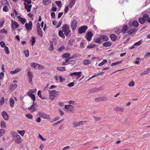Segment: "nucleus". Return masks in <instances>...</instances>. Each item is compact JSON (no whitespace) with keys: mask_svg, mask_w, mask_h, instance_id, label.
<instances>
[{"mask_svg":"<svg viewBox=\"0 0 150 150\" xmlns=\"http://www.w3.org/2000/svg\"><path fill=\"white\" fill-rule=\"evenodd\" d=\"M62 30L64 32L66 37H68L71 35V30L69 26L67 24H65L63 25Z\"/></svg>","mask_w":150,"mask_h":150,"instance_id":"f257e3e1","label":"nucleus"},{"mask_svg":"<svg viewBox=\"0 0 150 150\" xmlns=\"http://www.w3.org/2000/svg\"><path fill=\"white\" fill-rule=\"evenodd\" d=\"M48 92L49 94V98L51 100H53L56 96L58 95L57 93H60L59 92L55 90L49 91Z\"/></svg>","mask_w":150,"mask_h":150,"instance_id":"f03ea898","label":"nucleus"},{"mask_svg":"<svg viewBox=\"0 0 150 150\" xmlns=\"http://www.w3.org/2000/svg\"><path fill=\"white\" fill-rule=\"evenodd\" d=\"M12 135L14 141L18 144H20L21 142V138L20 135L14 133Z\"/></svg>","mask_w":150,"mask_h":150,"instance_id":"7ed1b4c3","label":"nucleus"},{"mask_svg":"<svg viewBox=\"0 0 150 150\" xmlns=\"http://www.w3.org/2000/svg\"><path fill=\"white\" fill-rule=\"evenodd\" d=\"M81 72H75L73 73H70L69 74V76H71L72 78H74V76H75L76 77V79L77 80L81 76Z\"/></svg>","mask_w":150,"mask_h":150,"instance_id":"20e7f679","label":"nucleus"},{"mask_svg":"<svg viewBox=\"0 0 150 150\" xmlns=\"http://www.w3.org/2000/svg\"><path fill=\"white\" fill-rule=\"evenodd\" d=\"M38 114L39 116L43 119L50 120V116L48 114H46L45 113H42L40 112H38Z\"/></svg>","mask_w":150,"mask_h":150,"instance_id":"39448f33","label":"nucleus"},{"mask_svg":"<svg viewBox=\"0 0 150 150\" xmlns=\"http://www.w3.org/2000/svg\"><path fill=\"white\" fill-rule=\"evenodd\" d=\"M88 29V27L86 25H83L79 28L78 29V33L79 34H81L85 33V31Z\"/></svg>","mask_w":150,"mask_h":150,"instance_id":"423d86ee","label":"nucleus"},{"mask_svg":"<svg viewBox=\"0 0 150 150\" xmlns=\"http://www.w3.org/2000/svg\"><path fill=\"white\" fill-rule=\"evenodd\" d=\"M93 36V34L91 32H88L85 36V38L88 41H91L92 40V38Z\"/></svg>","mask_w":150,"mask_h":150,"instance_id":"0eeeda50","label":"nucleus"},{"mask_svg":"<svg viewBox=\"0 0 150 150\" xmlns=\"http://www.w3.org/2000/svg\"><path fill=\"white\" fill-rule=\"evenodd\" d=\"M77 22L76 20H74L71 23V27L73 31H74L77 26Z\"/></svg>","mask_w":150,"mask_h":150,"instance_id":"6e6552de","label":"nucleus"},{"mask_svg":"<svg viewBox=\"0 0 150 150\" xmlns=\"http://www.w3.org/2000/svg\"><path fill=\"white\" fill-rule=\"evenodd\" d=\"M37 31L39 35L41 37H42L43 36V34L42 30L40 28V25L39 23H38L37 24Z\"/></svg>","mask_w":150,"mask_h":150,"instance_id":"1a4fd4ad","label":"nucleus"},{"mask_svg":"<svg viewBox=\"0 0 150 150\" xmlns=\"http://www.w3.org/2000/svg\"><path fill=\"white\" fill-rule=\"evenodd\" d=\"M11 28L13 30H15V28H14V26H15V28H16L18 27L19 25L18 23L15 21H13V20H11Z\"/></svg>","mask_w":150,"mask_h":150,"instance_id":"9d476101","label":"nucleus"},{"mask_svg":"<svg viewBox=\"0 0 150 150\" xmlns=\"http://www.w3.org/2000/svg\"><path fill=\"white\" fill-rule=\"evenodd\" d=\"M26 28L28 31H30L32 30V23L31 21H30L29 23H26L25 24Z\"/></svg>","mask_w":150,"mask_h":150,"instance_id":"9b49d317","label":"nucleus"},{"mask_svg":"<svg viewBox=\"0 0 150 150\" xmlns=\"http://www.w3.org/2000/svg\"><path fill=\"white\" fill-rule=\"evenodd\" d=\"M27 75L29 78L28 82L30 83L32 82L33 77V73L32 72L29 71L27 72Z\"/></svg>","mask_w":150,"mask_h":150,"instance_id":"f8f14e48","label":"nucleus"},{"mask_svg":"<svg viewBox=\"0 0 150 150\" xmlns=\"http://www.w3.org/2000/svg\"><path fill=\"white\" fill-rule=\"evenodd\" d=\"M25 5V8L27 10V12H30L31 11V8H32L31 5L26 4L25 3H24Z\"/></svg>","mask_w":150,"mask_h":150,"instance_id":"ddd939ff","label":"nucleus"},{"mask_svg":"<svg viewBox=\"0 0 150 150\" xmlns=\"http://www.w3.org/2000/svg\"><path fill=\"white\" fill-rule=\"evenodd\" d=\"M2 116L5 120H7L8 119L9 117L8 114L5 111H4L2 112Z\"/></svg>","mask_w":150,"mask_h":150,"instance_id":"4468645a","label":"nucleus"},{"mask_svg":"<svg viewBox=\"0 0 150 150\" xmlns=\"http://www.w3.org/2000/svg\"><path fill=\"white\" fill-rule=\"evenodd\" d=\"M107 100V98L105 96H104L100 98H96L95 100L97 101H105Z\"/></svg>","mask_w":150,"mask_h":150,"instance_id":"2eb2a0df","label":"nucleus"},{"mask_svg":"<svg viewBox=\"0 0 150 150\" xmlns=\"http://www.w3.org/2000/svg\"><path fill=\"white\" fill-rule=\"evenodd\" d=\"M17 87V85L15 83L11 85L9 87L11 91H12L15 89Z\"/></svg>","mask_w":150,"mask_h":150,"instance_id":"dca6fc26","label":"nucleus"},{"mask_svg":"<svg viewBox=\"0 0 150 150\" xmlns=\"http://www.w3.org/2000/svg\"><path fill=\"white\" fill-rule=\"evenodd\" d=\"M63 32H64L62 30H59L58 32V35L59 37L62 38L64 39L65 38V36L63 33Z\"/></svg>","mask_w":150,"mask_h":150,"instance_id":"f3484780","label":"nucleus"},{"mask_svg":"<svg viewBox=\"0 0 150 150\" xmlns=\"http://www.w3.org/2000/svg\"><path fill=\"white\" fill-rule=\"evenodd\" d=\"M9 100L10 105V107L11 108H13L14 106V104L15 103L14 100L12 98H10Z\"/></svg>","mask_w":150,"mask_h":150,"instance_id":"a211bd4d","label":"nucleus"},{"mask_svg":"<svg viewBox=\"0 0 150 150\" xmlns=\"http://www.w3.org/2000/svg\"><path fill=\"white\" fill-rule=\"evenodd\" d=\"M112 42L110 41H107L104 42L103 44V46L105 47H107L110 46L112 45Z\"/></svg>","mask_w":150,"mask_h":150,"instance_id":"6ab92c4d","label":"nucleus"},{"mask_svg":"<svg viewBox=\"0 0 150 150\" xmlns=\"http://www.w3.org/2000/svg\"><path fill=\"white\" fill-rule=\"evenodd\" d=\"M110 37L112 41L115 42L116 40L117 37L115 35L111 34L110 35Z\"/></svg>","mask_w":150,"mask_h":150,"instance_id":"aec40b11","label":"nucleus"},{"mask_svg":"<svg viewBox=\"0 0 150 150\" xmlns=\"http://www.w3.org/2000/svg\"><path fill=\"white\" fill-rule=\"evenodd\" d=\"M21 71V69L19 68H17L14 71H11L10 73L12 74H13L18 73Z\"/></svg>","mask_w":150,"mask_h":150,"instance_id":"412c9836","label":"nucleus"},{"mask_svg":"<svg viewBox=\"0 0 150 150\" xmlns=\"http://www.w3.org/2000/svg\"><path fill=\"white\" fill-rule=\"evenodd\" d=\"M132 25L135 27H137L139 25L138 21H137L134 20L132 22Z\"/></svg>","mask_w":150,"mask_h":150,"instance_id":"4be33fe9","label":"nucleus"},{"mask_svg":"<svg viewBox=\"0 0 150 150\" xmlns=\"http://www.w3.org/2000/svg\"><path fill=\"white\" fill-rule=\"evenodd\" d=\"M102 41H106L108 40V38L105 35H102L100 36Z\"/></svg>","mask_w":150,"mask_h":150,"instance_id":"5701e85b","label":"nucleus"},{"mask_svg":"<svg viewBox=\"0 0 150 150\" xmlns=\"http://www.w3.org/2000/svg\"><path fill=\"white\" fill-rule=\"evenodd\" d=\"M101 90L100 88H95L91 90L90 91V93H92L94 92H96L99 91H100Z\"/></svg>","mask_w":150,"mask_h":150,"instance_id":"b1692460","label":"nucleus"},{"mask_svg":"<svg viewBox=\"0 0 150 150\" xmlns=\"http://www.w3.org/2000/svg\"><path fill=\"white\" fill-rule=\"evenodd\" d=\"M76 0H70V2L69 5V7L71 8L74 5Z\"/></svg>","mask_w":150,"mask_h":150,"instance_id":"393cba45","label":"nucleus"},{"mask_svg":"<svg viewBox=\"0 0 150 150\" xmlns=\"http://www.w3.org/2000/svg\"><path fill=\"white\" fill-rule=\"evenodd\" d=\"M124 110L123 108H121L118 106L116 107L115 108L114 110L119 111L123 112Z\"/></svg>","mask_w":150,"mask_h":150,"instance_id":"a878e982","label":"nucleus"},{"mask_svg":"<svg viewBox=\"0 0 150 150\" xmlns=\"http://www.w3.org/2000/svg\"><path fill=\"white\" fill-rule=\"evenodd\" d=\"M139 22L142 24H144L146 21L144 18L143 17L140 18L139 19Z\"/></svg>","mask_w":150,"mask_h":150,"instance_id":"bb28decb","label":"nucleus"},{"mask_svg":"<svg viewBox=\"0 0 150 150\" xmlns=\"http://www.w3.org/2000/svg\"><path fill=\"white\" fill-rule=\"evenodd\" d=\"M36 91V89H35V92H33V90H30L28 92L27 94L29 96H30L33 95L32 94L33 93H35Z\"/></svg>","mask_w":150,"mask_h":150,"instance_id":"cd10ccee","label":"nucleus"},{"mask_svg":"<svg viewBox=\"0 0 150 150\" xmlns=\"http://www.w3.org/2000/svg\"><path fill=\"white\" fill-rule=\"evenodd\" d=\"M57 69L60 71H63L65 70V67H57Z\"/></svg>","mask_w":150,"mask_h":150,"instance_id":"c85d7f7f","label":"nucleus"},{"mask_svg":"<svg viewBox=\"0 0 150 150\" xmlns=\"http://www.w3.org/2000/svg\"><path fill=\"white\" fill-rule=\"evenodd\" d=\"M38 65V63L35 62H32L31 63L30 65L31 67H33L35 69H36L37 67V66Z\"/></svg>","mask_w":150,"mask_h":150,"instance_id":"c756f323","label":"nucleus"},{"mask_svg":"<svg viewBox=\"0 0 150 150\" xmlns=\"http://www.w3.org/2000/svg\"><path fill=\"white\" fill-rule=\"evenodd\" d=\"M43 3L45 5H47L51 2V0H42Z\"/></svg>","mask_w":150,"mask_h":150,"instance_id":"7c9ffc66","label":"nucleus"},{"mask_svg":"<svg viewBox=\"0 0 150 150\" xmlns=\"http://www.w3.org/2000/svg\"><path fill=\"white\" fill-rule=\"evenodd\" d=\"M28 109L32 112H33L35 110V107L33 105H31L30 107H28Z\"/></svg>","mask_w":150,"mask_h":150,"instance_id":"2f4dec72","label":"nucleus"},{"mask_svg":"<svg viewBox=\"0 0 150 150\" xmlns=\"http://www.w3.org/2000/svg\"><path fill=\"white\" fill-rule=\"evenodd\" d=\"M18 18L19 19L20 21L23 24L25 22L26 20L25 18H23L19 16H18Z\"/></svg>","mask_w":150,"mask_h":150,"instance_id":"473e14b6","label":"nucleus"},{"mask_svg":"<svg viewBox=\"0 0 150 150\" xmlns=\"http://www.w3.org/2000/svg\"><path fill=\"white\" fill-rule=\"evenodd\" d=\"M70 56V54L69 53H66L65 54H64L62 55V57L63 58H68L69 59V57Z\"/></svg>","mask_w":150,"mask_h":150,"instance_id":"72a5a7b5","label":"nucleus"},{"mask_svg":"<svg viewBox=\"0 0 150 150\" xmlns=\"http://www.w3.org/2000/svg\"><path fill=\"white\" fill-rule=\"evenodd\" d=\"M50 47L48 49L50 51H52L53 49V44L52 42L50 41Z\"/></svg>","mask_w":150,"mask_h":150,"instance_id":"f704fd0d","label":"nucleus"},{"mask_svg":"<svg viewBox=\"0 0 150 150\" xmlns=\"http://www.w3.org/2000/svg\"><path fill=\"white\" fill-rule=\"evenodd\" d=\"M127 29V25H125L124 26H123V27L122 29V32L123 33H125Z\"/></svg>","mask_w":150,"mask_h":150,"instance_id":"c9c22d12","label":"nucleus"},{"mask_svg":"<svg viewBox=\"0 0 150 150\" xmlns=\"http://www.w3.org/2000/svg\"><path fill=\"white\" fill-rule=\"evenodd\" d=\"M5 133V130L4 129H0V137L3 136Z\"/></svg>","mask_w":150,"mask_h":150,"instance_id":"e433bc0d","label":"nucleus"},{"mask_svg":"<svg viewBox=\"0 0 150 150\" xmlns=\"http://www.w3.org/2000/svg\"><path fill=\"white\" fill-rule=\"evenodd\" d=\"M45 67L44 66L40 64H38V65L37 66V69L38 70H41L44 69Z\"/></svg>","mask_w":150,"mask_h":150,"instance_id":"4c0bfd02","label":"nucleus"},{"mask_svg":"<svg viewBox=\"0 0 150 150\" xmlns=\"http://www.w3.org/2000/svg\"><path fill=\"white\" fill-rule=\"evenodd\" d=\"M25 130H18L17 132L20 134L22 136H23L25 133Z\"/></svg>","mask_w":150,"mask_h":150,"instance_id":"58836bf2","label":"nucleus"},{"mask_svg":"<svg viewBox=\"0 0 150 150\" xmlns=\"http://www.w3.org/2000/svg\"><path fill=\"white\" fill-rule=\"evenodd\" d=\"M4 50L5 51V53L7 54H8L10 53V51L8 47L6 46H5L4 47Z\"/></svg>","mask_w":150,"mask_h":150,"instance_id":"ea45409f","label":"nucleus"},{"mask_svg":"<svg viewBox=\"0 0 150 150\" xmlns=\"http://www.w3.org/2000/svg\"><path fill=\"white\" fill-rule=\"evenodd\" d=\"M102 40L100 37V36L99 38H97L95 41V42L96 43H97L98 44H100L101 43Z\"/></svg>","mask_w":150,"mask_h":150,"instance_id":"a19ab883","label":"nucleus"},{"mask_svg":"<svg viewBox=\"0 0 150 150\" xmlns=\"http://www.w3.org/2000/svg\"><path fill=\"white\" fill-rule=\"evenodd\" d=\"M25 116L27 118L29 119H32L33 118V115L30 114H27L25 115Z\"/></svg>","mask_w":150,"mask_h":150,"instance_id":"79ce46f5","label":"nucleus"},{"mask_svg":"<svg viewBox=\"0 0 150 150\" xmlns=\"http://www.w3.org/2000/svg\"><path fill=\"white\" fill-rule=\"evenodd\" d=\"M143 17L144 18V19H145V21H148L149 19V16L146 14H144Z\"/></svg>","mask_w":150,"mask_h":150,"instance_id":"37998d69","label":"nucleus"},{"mask_svg":"<svg viewBox=\"0 0 150 150\" xmlns=\"http://www.w3.org/2000/svg\"><path fill=\"white\" fill-rule=\"evenodd\" d=\"M142 43V40H140L138 42H137L134 44V45L135 46H138L140 45Z\"/></svg>","mask_w":150,"mask_h":150,"instance_id":"c03bdc74","label":"nucleus"},{"mask_svg":"<svg viewBox=\"0 0 150 150\" xmlns=\"http://www.w3.org/2000/svg\"><path fill=\"white\" fill-rule=\"evenodd\" d=\"M122 62V61H120L117 62H114L113 63H112L111 64V65L112 66H113L115 65H117L119 64H121Z\"/></svg>","mask_w":150,"mask_h":150,"instance_id":"a18cd8bd","label":"nucleus"},{"mask_svg":"<svg viewBox=\"0 0 150 150\" xmlns=\"http://www.w3.org/2000/svg\"><path fill=\"white\" fill-rule=\"evenodd\" d=\"M1 127L2 128H6V126L5 122L1 121Z\"/></svg>","mask_w":150,"mask_h":150,"instance_id":"49530a36","label":"nucleus"},{"mask_svg":"<svg viewBox=\"0 0 150 150\" xmlns=\"http://www.w3.org/2000/svg\"><path fill=\"white\" fill-rule=\"evenodd\" d=\"M91 62L89 60H85L83 62L84 65H88Z\"/></svg>","mask_w":150,"mask_h":150,"instance_id":"de8ad7c7","label":"nucleus"},{"mask_svg":"<svg viewBox=\"0 0 150 150\" xmlns=\"http://www.w3.org/2000/svg\"><path fill=\"white\" fill-rule=\"evenodd\" d=\"M136 31V30L134 28L131 30H130L128 32V34H132L134 32Z\"/></svg>","mask_w":150,"mask_h":150,"instance_id":"09e8293b","label":"nucleus"},{"mask_svg":"<svg viewBox=\"0 0 150 150\" xmlns=\"http://www.w3.org/2000/svg\"><path fill=\"white\" fill-rule=\"evenodd\" d=\"M72 107V105H65V108L67 110H69L71 109V108Z\"/></svg>","mask_w":150,"mask_h":150,"instance_id":"8fccbe9b","label":"nucleus"},{"mask_svg":"<svg viewBox=\"0 0 150 150\" xmlns=\"http://www.w3.org/2000/svg\"><path fill=\"white\" fill-rule=\"evenodd\" d=\"M134 82L133 81H132L129 83L128 85L129 87H133L134 86Z\"/></svg>","mask_w":150,"mask_h":150,"instance_id":"3c124183","label":"nucleus"},{"mask_svg":"<svg viewBox=\"0 0 150 150\" xmlns=\"http://www.w3.org/2000/svg\"><path fill=\"white\" fill-rule=\"evenodd\" d=\"M107 61V60L106 59H104V60H103L102 62H101V63H99V64L98 65L99 66H102L104 64L106 63Z\"/></svg>","mask_w":150,"mask_h":150,"instance_id":"603ef678","label":"nucleus"},{"mask_svg":"<svg viewBox=\"0 0 150 150\" xmlns=\"http://www.w3.org/2000/svg\"><path fill=\"white\" fill-rule=\"evenodd\" d=\"M31 42V45L32 46H33L36 42V40L35 37H32Z\"/></svg>","mask_w":150,"mask_h":150,"instance_id":"864d4df0","label":"nucleus"},{"mask_svg":"<svg viewBox=\"0 0 150 150\" xmlns=\"http://www.w3.org/2000/svg\"><path fill=\"white\" fill-rule=\"evenodd\" d=\"M73 127H76L79 126L78 123L75 122H73L72 123Z\"/></svg>","mask_w":150,"mask_h":150,"instance_id":"5fc2aeb1","label":"nucleus"},{"mask_svg":"<svg viewBox=\"0 0 150 150\" xmlns=\"http://www.w3.org/2000/svg\"><path fill=\"white\" fill-rule=\"evenodd\" d=\"M87 122V121H81L78 122V124L79 126H82L84 125L85 123Z\"/></svg>","mask_w":150,"mask_h":150,"instance_id":"6e6d98bb","label":"nucleus"},{"mask_svg":"<svg viewBox=\"0 0 150 150\" xmlns=\"http://www.w3.org/2000/svg\"><path fill=\"white\" fill-rule=\"evenodd\" d=\"M24 52L25 56L28 57L29 56V50H26L24 51Z\"/></svg>","mask_w":150,"mask_h":150,"instance_id":"4d7b16f0","label":"nucleus"},{"mask_svg":"<svg viewBox=\"0 0 150 150\" xmlns=\"http://www.w3.org/2000/svg\"><path fill=\"white\" fill-rule=\"evenodd\" d=\"M55 3L58 6L60 7L62 6L61 2L60 1H57Z\"/></svg>","mask_w":150,"mask_h":150,"instance_id":"13d9d810","label":"nucleus"},{"mask_svg":"<svg viewBox=\"0 0 150 150\" xmlns=\"http://www.w3.org/2000/svg\"><path fill=\"white\" fill-rule=\"evenodd\" d=\"M41 91L39 90L38 91V96L41 99H43L42 98V96L41 94Z\"/></svg>","mask_w":150,"mask_h":150,"instance_id":"bf43d9fd","label":"nucleus"},{"mask_svg":"<svg viewBox=\"0 0 150 150\" xmlns=\"http://www.w3.org/2000/svg\"><path fill=\"white\" fill-rule=\"evenodd\" d=\"M3 11L5 12H7L8 11V7L7 6H5L3 8Z\"/></svg>","mask_w":150,"mask_h":150,"instance_id":"052dcab7","label":"nucleus"},{"mask_svg":"<svg viewBox=\"0 0 150 150\" xmlns=\"http://www.w3.org/2000/svg\"><path fill=\"white\" fill-rule=\"evenodd\" d=\"M0 45L1 46V47H4L5 46V44L4 42L3 41H1L0 42Z\"/></svg>","mask_w":150,"mask_h":150,"instance_id":"680f3d73","label":"nucleus"},{"mask_svg":"<svg viewBox=\"0 0 150 150\" xmlns=\"http://www.w3.org/2000/svg\"><path fill=\"white\" fill-rule=\"evenodd\" d=\"M64 120V119H62V120H60V121H59L57 122H56L54 124H53L54 125H56L59 124L60 123H61V122H62L63 120Z\"/></svg>","mask_w":150,"mask_h":150,"instance_id":"e2e57ef3","label":"nucleus"},{"mask_svg":"<svg viewBox=\"0 0 150 150\" xmlns=\"http://www.w3.org/2000/svg\"><path fill=\"white\" fill-rule=\"evenodd\" d=\"M76 62L74 60H71L69 61V62L67 64H70L74 65L75 64Z\"/></svg>","mask_w":150,"mask_h":150,"instance_id":"0e129e2a","label":"nucleus"},{"mask_svg":"<svg viewBox=\"0 0 150 150\" xmlns=\"http://www.w3.org/2000/svg\"><path fill=\"white\" fill-rule=\"evenodd\" d=\"M39 137L43 141H45L46 140V139L43 138V137L40 134H39Z\"/></svg>","mask_w":150,"mask_h":150,"instance_id":"69168bd1","label":"nucleus"},{"mask_svg":"<svg viewBox=\"0 0 150 150\" xmlns=\"http://www.w3.org/2000/svg\"><path fill=\"white\" fill-rule=\"evenodd\" d=\"M74 83L73 82H72L70 83H69L68 84V86L69 87H71L73 86H74Z\"/></svg>","mask_w":150,"mask_h":150,"instance_id":"338daca9","label":"nucleus"},{"mask_svg":"<svg viewBox=\"0 0 150 150\" xmlns=\"http://www.w3.org/2000/svg\"><path fill=\"white\" fill-rule=\"evenodd\" d=\"M1 33H4L6 34H7V31L4 28L2 29L0 31Z\"/></svg>","mask_w":150,"mask_h":150,"instance_id":"774afa93","label":"nucleus"}]
</instances>
